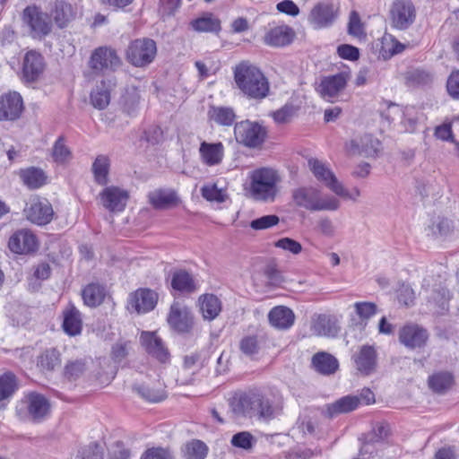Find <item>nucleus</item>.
Returning <instances> with one entry per match:
<instances>
[{
	"instance_id": "1",
	"label": "nucleus",
	"mask_w": 459,
	"mask_h": 459,
	"mask_svg": "<svg viewBox=\"0 0 459 459\" xmlns=\"http://www.w3.org/2000/svg\"><path fill=\"white\" fill-rule=\"evenodd\" d=\"M250 196L258 202L273 203L280 194L281 177L269 167L255 169L248 174Z\"/></svg>"
},
{
	"instance_id": "2",
	"label": "nucleus",
	"mask_w": 459,
	"mask_h": 459,
	"mask_svg": "<svg viewBox=\"0 0 459 459\" xmlns=\"http://www.w3.org/2000/svg\"><path fill=\"white\" fill-rule=\"evenodd\" d=\"M234 80L238 88L248 99H264L270 90L269 82L256 66L242 62L234 69Z\"/></svg>"
},
{
	"instance_id": "3",
	"label": "nucleus",
	"mask_w": 459,
	"mask_h": 459,
	"mask_svg": "<svg viewBox=\"0 0 459 459\" xmlns=\"http://www.w3.org/2000/svg\"><path fill=\"white\" fill-rule=\"evenodd\" d=\"M292 199L297 206L308 211H336L340 207L337 198L322 195L321 191L313 186H300L294 189Z\"/></svg>"
},
{
	"instance_id": "4",
	"label": "nucleus",
	"mask_w": 459,
	"mask_h": 459,
	"mask_svg": "<svg viewBox=\"0 0 459 459\" xmlns=\"http://www.w3.org/2000/svg\"><path fill=\"white\" fill-rule=\"evenodd\" d=\"M49 408L50 404L44 395L32 392L17 405L16 415L22 421L39 422L47 417Z\"/></svg>"
},
{
	"instance_id": "5",
	"label": "nucleus",
	"mask_w": 459,
	"mask_h": 459,
	"mask_svg": "<svg viewBox=\"0 0 459 459\" xmlns=\"http://www.w3.org/2000/svg\"><path fill=\"white\" fill-rule=\"evenodd\" d=\"M22 20L33 39H41L52 30V22L47 13L36 5L27 6L22 14Z\"/></svg>"
},
{
	"instance_id": "6",
	"label": "nucleus",
	"mask_w": 459,
	"mask_h": 459,
	"mask_svg": "<svg viewBox=\"0 0 459 459\" xmlns=\"http://www.w3.org/2000/svg\"><path fill=\"white\" fill-rule=\"evenodd\" d=\"M156 54L155 41L148 38H143L129 43L126 51V58L135 67H145L154 60Z\"/></svg>"
},
{
	"instance_id": "7",
	"label": "nucleus",
	"mask_w": 459,
	"mask_h": 459,
	"mask_svg": "<svg viewBox=\"0 0 459 459\" xmlns=\"http://www.w3.org/2000/svg\"><path fill=\"white\" fill-rule=\"evenodd\" d=\"M236 141L248 148H259L264 143L266 129L257 122L245 120L238 122L234 126Z\"/></svg>"
},
{
	"instance_id": "8",
	"label": "nucleus",
	"mask_w": 459,
	"mask_h": 459,
	"mask_svg": "<svg viewBox=\"0 0 459 459\" xmlns=\"http://www.w3.org/2000/svg\"><path fill=\"white\" fill-rule=\"evenodd\" d=\"M122 65L117 51L110 47H99L91 55L88 65L95 74L116 71Z\"/></svg>"
},
{
	"instance_id": "9",
	"label": "nucleus",
	"mask_w": 459,
	"mask_h": 459,
	"mask_svg": "<svg viewBox=\"0 0 459 459\" xmlns=\"http://www.w3.org/2000/svg\"><path fill=\"white\" fill-rule=\"evenodd\" d=\"M23 213L28 221L39 226L48 224L53 220L55 214L52 204L48 200L38 195L31 196L29 199Z\"/></svg>"
},
{
	"instance_id": "10",
	"label": "nucleus",
	"mask_w": 459,
	"mask_h": 459,
	"mask_svg": "<svg viewBox=\"0 0 459 459\" xmlns=\"http://www.w3.org/2000/svg\"><path fill=\"white\" fill-rule=\"evenodd\" d=\"M382 149L381 142L371 134H364L345 143V151L349 155H360L375 158Z\"/></svg>"
},
{
	"instance_id": "11",
	"label": "nucleus",
	"mask_w": 459,
	"mask_h": 459,
	"mask_svg": "<svg viewBox=\"0 0 459 459\" xmlns=\"http://www.w3.org/2000/svg\"><path fill=\"white\" fill-rule=\"evenodd\" d=\"M416 10L411 0H395L390 9L392 25L398 30H406L415 21Z\"/></svg>"
},
{
	"instance_id": "12",
	"label": "nucleus",
	"mask_w": 459,
	"mask_h": 459,
	"mask_svg": "<svg viewBox=\"0 0 459 459\" xmlns=\"http://www.w3.org/2000/svg\"><path fill=\"white\" fill-rule=\"evenodd\" d=\"M307 165L318 181L324 183L337 195H347L344 187L325 163L316 158H309L307 160Z\"/></svg>"
},
{
	"instance_id": "13",
	"label": "nucleus",
	"mask_w": 459,
	"mask_h": 459,
	"mask_svg": "<svg viewBox=\"0 0 459 459\" xmlns=\"http://www.w3.org/2000/svg\"><path fill=\"white\" fill-rule=\"evenodd\" d=\"M352 360L356 370L362 376H370L377 368V352L372 345H362L353 354Z\"/></svg>"
},
{
	"instance_id": "14",
	"label": "nucleus",
	"mask_w": 459,
	"mask_h": 459,
	"mask_svg": "<svg viewBox=\"0 0 459 459\" xmlns=\"http://www.w3.org/2000/svg\"><path fill=\"white\" fill-rule=\"evenodd\" d=\"M140 342L148 355L160 363H167L169 361V351L156 333L143 332L140 336Z\"/></svg>"
},
{
	"instance_id": "15",
	"label": "nucleus",
	"mask_w": 459,
	"mask_h": 459,
	"mask_svg": "<svg viewBox=\"0 0 459 459\" xmlns=\"http://www.w3.org/2000/svg\"><path fill=\"white\" fill-rule=\"evenodd\" d=\"M429 339V333L425 328L416 324H408L399 330V341L406 348L411 350L423 348Z\"/></svg>"
},
{
	"instance_id": "16",
	"label": "nucleus",
	"mask_w": 459,
	"mask_h": 459,
	"mask_svg": "<svg viewBox=\"0 0 459 459\" xmlns=\"http://www.w3.org/2000/svg\"><path fill=\"white\" fill-rule=\"evenodd\" d=\"M338 14V9L333 4L319 3L315 5L308 15L309 22L316 29L331 26Z\"/></svg>"
},
{
	"instance_id": "17",
	"label": "nucleus",
	"mask_w": 459,
	"mask_h": 459,
	"mask_svg": "<svg viewBox=\"0 0 459 459\" xmlns=\"http://www.w3.org/2000/svg\"><path fill=\"white\" fill-rule=\"evenodd\" d=\"M102 205L109 212H122L128 200V193L117 186H108L100 194Z\"/></svg>"
},
{
	"instance_id": "18",
	"label": "nucleus",
	"mask_w": 459,
	"mask_h": 459,
	"mask_svg": "<svg viewBox=\"0 0 459 459\" xmlns=\"http://www.w3.org/2000/svg\"><path fill=\"white\" fill-rule=\"evenodd\" d=\"M169 325L178 333H188L193 327L194 318L187 307L173 303L168 316Z\"/></svg>"
},
{
	"instance_id": "19",
	"label": "nucleus",
	"mask_w": 459,
	"mask_h": 459,
	"mask_svg": "<svg viewBox=\"0 0 459 459\" xmlns=\"http://www.w3.org/2000/svg\"><path fill=\"white\" fill-rule=\"evenodd\" d=\"M158 301V294L149 289H139L132 293L128 301V308H132L138 314L152 310Z\"/></svg>"
},
{
	"instance_id": "20",
	"label": "nucleus",
	"mask_w": 459,
	"mask_h": 459,
	"mask_svg": "<svg viewBox=\"0 0 459 459\" xmlns=\"http://www.w3.org/2000/svg\"><path fill=\"white\" fill-rule=\"evenodd\" d=\"M23 109L22 96L18 92H10L0 97V120H15Z\"/></svg>"
},
{
	"instance_id": "21",
	"label": "nucleus",
	"mask_w": 459,
	"mask_h": 459,
	"mask_svg": "<svg viewBox=\"0 0 459 459\" xmlns=\"http://www.w3.org/2000/svg\"><path fill=\"white\" fill-rule=\"evenodd\" d=\"M8 247L16 254H28L37 248L36 237L27 230H20L14 232L9 238Z\"/></svg>"
},
{
	"instance_id": "22",
	"label": "nucleus",
	"mask_w": 459,
	"mask_h": 459,
	"mask_svg": "<svg viewBox=\"0 0 459 459\" xmlns=\"http://www.w3.org/2000/svg\"><path fill=\"white\" fill-rule=\"evenodd\" d=\"M346 84L347 76L341 73L324 78L317 91L325 100L333 101V99L337 97L338 94L344 90Z\"/></svg>"
},
{
	"instance_id": "23",
	"label": "nucleus",
	"mask_w": 459,
	"mask_h": 459,
	"mask_svg": "<svg viewBox=\"0 0 459 459\" xmlns=\"http://www.w3.org/2000/svg\"><path fill=\"white\" fill-rule=\"evenodd\" d=\"M44 67V58L39 52L34 50L27 52L22 64V74L25 81H36L43 73Z\"/></svg>"
},
{
	"instance_id": "24",
	"label": "nucleus",
	"mask_w": 459,
	"mask_h": 459,
	"mask_svg": "<svg viewBox=\"0 0 459 459\" xmlns=\"http://www.w3.org/2000/svg\"><path fill=\"white\" fill-rule=\"evenodd\" d=\"M50 15L53 18L56 25L59 29H64L74 20L76 16L75 8L65 0L55 1L53 7L50 11Z\"/></svg>"
},
{
	"instance_id": "25",
	"label": "nucleus",
	"mask_w": 459,
	"mask_h": 459,
	"mask_svg": "<svg viewBox=\"0 0 459 459\" xmlns=\"http://www.w3.org/2000/svg\"><path fill=\"white\" fill-rule=\"evenodd\" d=\"M199 154L204 164L212 167L220 165L224 157V145L222 143L202 142L199 147Z\"/></svg>"
},
{
	"instance_id": "26",
	"label": "nucleus",
	"mask_w": 459,
	"mask_h": 459,
	"mask_svg": "<svg viewBox=\"0 0 459 459\" xmlns=\"http://www.w3.org/2000/svg\"><path fill=\"white\" fill-rule=\"evenodd\" d=\"M270 325L279 330H286L291 327L295 321L293 311L285 306H276L268 314Z\"/></svg>"
},
{
	"instance_id": "27",
	"label": "nucleus",
	"mask_w": 459,
	"mask_h": 459,
	"mask_svg": "<svg viewBox=\"0 0 459 459\" xmlns=\"http://www.w3.org/2000/svg\"><path fill=\"white\" fill-rule=\"evenodd\" d=\"M148 198L150 204L159 210L177 206L180 201L177 193L170 189H156L149 193Z\"/></svg>"
},
{
	"instance_id": "28",
	"label": "nucleus",
	"mask_w": 459,
	"mask_h": 459,
	"mask_svg": "<svg viewBox=\"0 0 459 459\" xmlns=\"http://www.w3.org/2000/svg\"><path fill=\"white\" fill-rule=\"evenodd\" d=\"M257 401V393H252L234 398L230 402V407L237 416L252 417L255 415Z\"/></svg>"
},
{
	"instance_id": "29",
	"label": "nucleus",
	"mask_w": 459,
	"mask_h": 459,
	"mask_svg": "<svg viewBox=\"0 0 459 459\" xmlns=\"http://www.w3.org/2000/svg\"><path fill=\"white\" fill-rule=\"evenodd\" d=\"M359 404L358 396L346 395L332 403L325 405V414L333 418L342 413H348L354 411Z\"/></svg>"
},
{
	"instance_id": "30",
	"label": "nucleus",
	"mask_w": 459,
	"mask_h": 459,
	"mask_svg": "<svg viewBox=\"0 0 459 459\" xmlns=\"http://www.w3.org/2000/svg\"><path fill=\"white\" fill-rule=\"evenodd\" d=\"M293 38V30L289 26L281 25L270 30L264 36V42L273 47H283L291 43Z\"/></svg>"
},
{
	"instance_id": "31",
	"label": "nucleus",
	"mask_w": 459,
	"mask_h": 459,
	"mask_svg": "<svg viewBox=\"0 0 459 459\" xmlns=\"http://www.w3.org/2000/svg\"><path fill=\"white\" fill-rule=\"evenodd\" d=\"M64 321L63 329L70 336H75L81 333L82 321L80 311L74 306L69 305L63 312Z\"/></svg>"
},
{
	"instance_id": "32",
	"label": "nucleus",
	"mask_w": 459,
	"mask_h": 459,
	"mask_svg": "<svg viewBox=\"0 0 459 459\" xmlns=\"http://www.w3.org/2000/svg\"><path fill=\"white\" fill-rule=\"evenodd\" d=\"M312 365L318 373L325 376L335 373L339 368L337 359L325 351L317 352L313 356Z\"/></svg>"
},
{
	"instance_id": "33",
	"label": "nucleus",
	"mask_w": 459,
	"mask_h": 459,
	"mask_svg": "<svg viewBox=\"0 0 459 459\" xmlns=\"http://www.w3.org/2000/svg\"><path fill=\"white\" fill-rule=\"evenodd\" d=\"M312 331L317 336L334 337L340 327L336 320L325 315H319L312 325Z\"/></svg>"
},
{
	"instance_id": "34",
	"label": "nucleus",
	"mask_w": 459,
	"mask_h": 459,
	"mask_svg": "<svg viewBox=\"0 0 459 459\" xmlns=\"http://www.w3.org/2000/svg\"><path fill=\"white\" fill-rule=\"evenodd\" d=\"M200 310L205 320L215 319L221 311V302L213 294H204L199 298Z\"/></svg>"
},
{
	"instance_id": "35",
	"label": "nucleus",
	"mask_w": 459,
	"mask_h": 459,
	"mask_svg": "<svg viewBox=\"0 0 459 459\" xmlns=\"http://www.w3.org/2000/svg\"><path fill=\"white\" fill-rule=\"evenodd\" d=\"M19 176L23 184L30 189H37L41 187L47 183V175L39 168L30 167L22 169Z\"/></svg>"
},
{
	"instance_id": "36",
	"label": "nucleus",
	"mask_w": 459,
	"mask_h": 459,
	"mask_svg": "<svg viewBox=\"0 0 459 459\" xmlns=\"http://www.w3.org/2000/svg\"><path fill=\"white\" fill-rule=\"evenodd\" d=\"M134 390L144 400L151 403H159L166 397V391L160 383L151 385H134Z\"/></svg>"
},
{
	"instance_id": "37",
	"label": "nucleus",
	"mask_w": 459,
	"mask_h": 459,
	"mask_svg": "<svg viewBox=\"0 0 459 459\" xmlns=\"http://www.w3.org/2000/svg\"><path fill=\"white\" fill-rule=\"evenodd\" d=\"M209 118L219 126H230L235 119L236 114L232 108L222 106H211L208 111Z\"/></svg>"
},
{
	"instance_id": "38",
	"label": "nucleus",
	"mask_w": 459,
	"mask_h": 459,
	"mask_svg": "<svg viewBox=\"0 0 459 459\" xmlns=\"http://www.w3.org/2000/svg\"><path fill=\"white\" fill-rule=\"evenodd\" d=\"M110 81H101L100 84L96 86L91 93V102L94 108L104 109L108 107L110 101Z\"/></svg>"
},
{
	"instance_id": "39",
	"label": "nucleus",
	"mask_w": 459,
	"mask_h": 459,
	"mask_svg": "<svg viewBox=\"0 0 459 459\" xmlns=\"http://www.w3.org/2000/svg\"><path fill=\"white\" fill-rule=\"evenodd\" d=\"M429 388L437 394H444L454 384V377L449 372H437L429 377Z\"/></svg>"
},
{
	"instance_id": "40",
	"label": "nucleus",
	"mask_w": 459,
	"mask_h": 459,
	"mask_svg": "<svg viewBox=\"0 0 459 459\" xmlns=\"http://www.w3.org/2000/svg\"><path fill=\"white\" fill-rule=\"evenodd\" d=\"M18 389L16 376L11 371L0 376V402L10 400Z\"/></svg>"
},
{
	"instance_id": "41",
	"label": "nucleus",
	"mask_w": 459,
	"mask_h": 459,
	"mask_svg": "<svg viewBox=\"0 0 459 459\" xmlns=\"http://www.w3.org/2000/svg\"><path fill=\"white\" fill-rule=\"evenodd\" d=\"M82 295L85 305L97 307L102 303L106 293L103 286L91 283L83 289Z\"/></svg>"
},
{
	"instance_id": "42",
	"label": "nucleus",
	"mask_w": 459,
	"mask_h": 459,
	"mask_svg": "<svg viewBox=\"0 0 459 459\" xmlns=\"http://www.w3.org/2000/svg\"><path fill=\"white\" fill-rule=\"evenodd\" d=\"M171 286L174 290L181 292H193L195 284L193 277L186 271L179 270L173 273Z\"/></svg>"
},
{
	"instance_id": "43",
	"label": "nucleus",
	"mask_w": 459,
	"mask_h": 459,
	"mask_svg": "<svg viewBox=\"0 0 459 459\" xmlns=\"http://www.w3.org/2000/svg\"><path fill=\"white\" fill-rule=\"evenodd\" d=\"M109 160L107 156L99 155L93 164H92V172L94 175V179L97 184L100 186L107 185L108 179V171H109Z\"/></svg>"
},
{
	"instance_id": "44",
	"label": "nucleus",
	"mask_w": 459,
	"mask_h": 459,
	"mask_svg": "<svg viewBox=\"0 0 459 459\" xmlns=\"http://www.w3.org/2000/svg\"><path fill=\"white\" fill-rule=\"evenodd\" d=\"M191 25L195 30L199 32H218L221 30L220 20L213 17L212 13L192 21Z\"/></svg>"
},
{
	"instance_id": "45",
	"label": "nucleus",
	"mask_w": 459,
	"mask_h": 459,
	"mask_svg": "<svg viewBox=\"0 0 459 459\" xmlns=\"http://www.w3.org/2000/svg\"><path fill=\"white\" fill-rule=\"evenodd\" d=\"M208 450L204 442L193 439L185 445L182 452L186 459H205Z\"/></svg>"
},
{
	"instance_id": "46",
	"label": "nucleus",
	"mask_w": 459,
	"mask_h": 459,
	"mask_svg": "<svg viewBox=\"0 0 459 459\" xmlns=\"http://www.w3.org/2000/svg\"><path fill=\"white\" fill-rule=\"evenodd\" d=\"M42 370L53 371L61 365L60 353L56 349L46 350L39 357L38 361Z\"/></svg>"
},
{
	"instance_id": "47",
	"label": "nucleus",
	"mask_w": 459,
	"mask_h": 459,
	"mask_svg": "<svg viewBox=\"0 0 459 459\" xmlns=\"http://www.w3.org/2000/svg\"><path fill=\"white\" fill-rule=\"evenodd\" d=\"M52 157L57 163H65L71 160L72 152L66 146L65 138L59 136L52 148Z\"/></svg>"
},
{
	"instance_id": "48",
	"label": "nucleus",
	"mask_w": 459,
	"mask_h": 459,
	"mask_svg": "<svg viewBox=\"0 0 459 459\" xmlns=\"http://www.w3.org/2000/svg\"><path fill=\"white\" fill-rule=\"evenodd\" d=\"M405 79L410 85H427L433 80V75L428 71L415 69L406 74Z\"/></svg>"
},
{
	"instance_id": "49",
	"label": "nucleus",
	"mask_w": 459,
	"mask_h": 459,
	"mask_svg": "<svg viewBox=\"0 0 459 459\" xmlns=\"http://www.w3.org/2000/svg\"><path fill=\"white\" fill-rule=\"evenodd\" d=\"M257 404L255 407V415L265 420H269L274 417V409L268 398L257 393Z\"/></svg>"
},
{
	"instance_id": "50",
	"label": "nucleus",
	"mask_w": 459,
	"mask_h": 459,
	"mask_svg": "<svg viewBox=\"0 0 459 459\" xmlns=\"http://www.w3.org/2000/svg\"><path fill=\"white\" fill-rule=\"evenodd\" d=\"M430 228L433 234L446 236L454 230L455 225L448 218L438 216L432 221Z\"/></svg>"
},
{
	"instance_id": "51",
	"label": "nucleus",
	"mask_w": 459,
	"mask_h": 459,
	"mask_svg": "<svg viewBox=\"0 0 459 459\" xmlns=\"http://www.w3.org/2000/svg\"><path fill=\"white\" fill-rule=\"evenodd\" d=\"M74 459H103V453L98 444L91 443L81 447L77 451Z\"/></svg>"
},
{
	"instance_id": "52",
	"label": "nucleus",
	"mask_w": 459,
	"mask_h": 459,
	"mask_svg": "<svg viewBox=\"0 0 459 459\" xmlns=\"http://www.w3.org/2000/svg\"><path fill=\"white\" fill-rule=\"evenodd\" d=\"M255 439L251 433L247 431H242L235 434L231 438V445L235 447L242 448L245 450H250Z\"/></svg>"
},
{
	"instance_id": "53",
	"label": "nucleus",
	"mask_w": 459,
	"mask_h": 459,
	"mask_svg": "<svg viewBox=\"0 0 459 459\" xmlns=\"http://www.w3.org/2000/svg\"><path fill=\"white\" fill-rule=\"evenodd\" d=\"M280 218L275 214L264 215L255 219L250 222V227L255 230H264L276 226Z\"/></svg>"
},
{
	"instance_id": "54",
	"label": "nucleus",
	"mask_w": 459,
	"mask_h": 459,
	"mask_svg": "<svg viewBox=\"0 0 459 459\" xmlns=\"http://www.w3.org/2000/svg\"><path fill=\"white\" fill-rule=\"evenodd\" d=\"M354 308L361 320H368L377 312V306L373 302H356Z\"/></svg>"
},
{
	"instance_id": "55",
	"label": "nucleus",
	"mask_w": 459,
	"mask_h": 459,
	"mask_svg": "<svg viewBox=\"0 0 459 459\" xmlns=\"http://www.w3.org/2000/svg\"><path fill=\"white\" fill-rule=\"evenodd\" d=\"M278 248H281L293 255H299L302 251V246L299 242L290 238H281L274 243Z\"/></svg>"
},
{
	"instance_id": "56",
	"label": "nucleus",
	"mask_w": 459,
	"mask_h": 459,
	"mask_svg": "<svg viewBox=\"0 0 459 459\" xmlns=\"http://www.w3.org/2000/svg\"><path fill=\"white\" fill-rule=\"evenodd\" d=\"M240 351L247 356H253L259 351V345L256 336H246L239 343Z\"/></svg>"
},
{
	"instance_id": "57",
	"label": "nucleus",
	"mask_w": 459,
	"mask_h": 459,
	"mask_svg": "<svg viewBox=\"0 0 459 459\" xmlns=\"http://www.w3.org/2000/svg\"><path fill=\"white\" fill-rule=\"evenodd\" d=\"M202 196L207 201L221 203L224 201L222 191L216 185H206L201 189Z\"/></svg>"
},
{
	"instance_id": "58",
	"label": "nucleus",
	"mask_w": 459,
	"mask_h": 459,
	"mask_svg": "<svg viewBox=\"0 0 459 459\" xmlns=\"http://www.w3.org/2000/svg\"><path fill=\"white\" fill-rule=\"evenodd\" d=\"M348 31L351 35L358 38L364 34L360 18L355 11L350 14Z\"/></svg>"
},
{
	"instance_id": "59",
	"label": "nucleus",
	"mask_w": 459,
	"mask_h": 459,
	"mask_svg": "<svg viewBox=\"0 0 459 459\" xmlns=\"http://www.w3.org/2000/svg\"><path fill=\"white\" fill-rule=\"evenodd\" d=\"M446 90L453 99L459 100V70L452 72L449 75L446 82Z\"/></svg>"
},
{
	"instance_id": "60",
	"label": "nucleus",
	"mask_w": 459,
	"mask_h": 459,
	"mask_svg": "<svg viewBox=\"0 0 459 459\" xmlns=\"http://www.w3.org/2000/svg\"><path fill=\"white\" fill-rule=\"evenodd\" d=\"M337 53L342 58L351 61L358 60L359 57L358 48L348 44L339 46L337 48Z\"/></svg>"
},
{
	"instance_id": "61",
	"label": "nucleus",
	"mask_w": 459,
	"mask_h": 459,
	"mask_svg": "<svg viewBox=\"0 0 459 459\" xmlns=\"http://www.w3.org/2000/svg\"><path fill=\"white\" fill-rule=\"evenodd\" d=\"M84 369V363L81 360H76L65 366V374L69 378H77L83 373Z\"/></svg>"
},
{
	"instance_id": "62",
	"label": "nucleus",
	"mask_w": 459,
	"mask_h": 459,
	"mask_svg": "<svg viewBox=\"0 0 459 459\" xmlns=\"http://www.w3.org/2000/svg\"><path fill=\"white\" fill-rule=\"evenodd\" d=\"M276 8L279 12L290 16H297L299 13V8L291 0H283L278 3Z\"/></svg>"
},
{
	"instance_id": "63",
	"label": "nucleus",
	"mask_w": 459,
	"mask_h": 459,
	"mask_svg": "<svg viewBox=\"0 0 459 459\" xmlns=\"http://www.w3.org/2000/svg\"><path fill=\"white\" fill-rule=\"evenodd\" d=\"M141 459H173L171 454L163 448H152L147 450Z\"/></svg>"
},
{
	"instance_id": "64",
	"label": "nucleus",
	"mask_w": 459,
	"mask_h": 459,
	"mask_svg": "<svg viewBox=\"0 0 459 459\" xmlns=\"http://www.w3.org/2000/svg\"><path fill=\"white\" fill-rule=\"evenodd\" d=\"M273 117L277 124H285L290 120L292 117V108L284 106L273 113Z\"/></svg>"
}]
</instances>
